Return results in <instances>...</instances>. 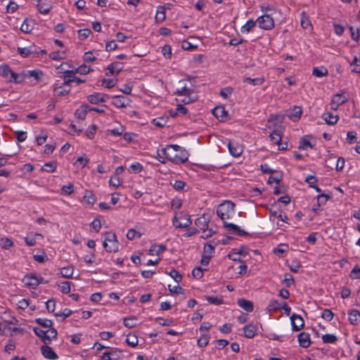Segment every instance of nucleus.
<instances>
[{
  "label": "nucleus",
  "mask_w": 360,
  "mask_h": 360,
  "mask_svg": "<svg viewBox=\"0 0 360 360\" xmlns=\"http://www.w3.org/2000/svg\"><path fill=\"white\" fill-rule=\"evenodd\" d=\"M195 91V86L191 83L188 85L186 80L181 79L179 82L178 86L174 91V94L179 96H184L181 99H178L181 103L188 104L193 102L195 98L193 96Z\"/></svg>",
  "instance_id": "obj_1"
},
{
  "label": "nucleus",
  "mask_w": 360,
  "mask_h": 360,
  "mask_svg": "<svg viewBox=\"0 0 360 360\" xmlns=\"http://www.w3.org/2000/svg\"><path fill=\"white\" fill-rule=\"evenodd\" d=\"M235 204L230 200H225L219 204L217 209V216L223 221L231 219L235 213Z\"/></svg>",
  "instance_id": "obj_2"
},
{
  "label": "nucleus",
  "mask_w": 360,
  "mask_h": 360,
  "mask_svg": "<svg viewBox=\"0 0 360 360\" xmlns=\"http://www.w3.org/2000/svg\"><path fill=\"white\" fill-rule=\"evenodd\" d=\"M103 246L108 252H116L119 250L120 243L114 232H105Z\"/></svg>",
  "instance_id": "obj_3"
},
{
  "label": "nucleus",
  "mask_w": 360,
  "mask_h": 360,
  "mask_svg": "<svg viewBox=\"0 0 360 360\" xmlns=\"http://www.w3.org/2000/svg\"><path fill=\"white\" fill-rule=\"evenodd\" d=\"M169 150L170 149H162V152L168 160L174 164L179 165L185 163L188 159V153L186 150H181V152H179L180 154L171 153Z\"/></svg>",
  "instance_id": "obj_4"
},
{
  "label": "nucleus",
  "mask_w": 360,
  "mask_h": 360,
  "mask_svg": "<svg viewBox=\"0 0 360 360\" xmlns=\"http://www.w3.org/2000/svg\"><path fill=\"white\" fill-rule=\"evenodd\" d=\"M172 223H173V225L176 229L186 228V227H188L191 224L192 221L188 214L180 213V215L179 217L175 216L173 218Z\"/></svg>",
  "instance_id": "obj_5"
},
{
  "label": "nucleus",
  "mask_w": 360,
  "mask_h": 360,
  "mask_svg": "<svg viewBox=\"0 0 360 360\" xmlns=\"http://www.w3.org/2000/svg\"><path fill=\"white\" fill-rule=\"evenodd\" d=\"M256 22L261 29L265 30H271L274 27V19L269 15L267 14L259 17L257 19Z\"/></svg>",
  "instance_id": "obj_6"
},
{
  "label": "nucleus",
  "mask_w": 360,
  "mask_h": 360,
  "mask_svg": "<svg viewBox=\"0 0 360 360\" xmlns=\"http://www.w3.org/2000/svg\"><path fill=\"white\" fill-rule=\"evenodd\" d=\"M348 100V98L345 96V92L342 91L341 94H336L333 96L331 103L330 107L333 110H337L340 105L346 103Z\"/></svg>",
  "instance_id": "obj_7"
},
{
  "label": "nucleus",
  "mask_w": 360,
  "mask_h": 360,
  "mask_svg": "<svg viewBox=\"0 0 360 360\" xmlns=\"http://www.w3.org/2000/svg\"><path fill=\"white\" fill-rule=\"evenodd\" d=\"M110 96L105 94L94 93L87 96V101L92 104L105 103L109 99Z\"/></svg>",
  "instance_id": "obj_8"
},
{
  "label": "nucleus",
  "mask_w": 360,
  "mask_h": 360,
  "mask_svg": "<svg viewBox=\"0 0 360 360\" xmlns=\"http://www.w3.org/2000/svg\"><path fill=\"white\" fill-rule=\"evenodd\" d=\"M291 324L292 330L295 331H298L303 328L304 326V322L302 317L296 314H293L290 316Z\"/></svg>",
  "instance_id": "obj_9"
},
{
  "label": "nucleus",
  "mask_w": 360,
  "mask_h": 360,
  "mask_svg": "<svg viewBox=\"0 0 360 360\" xmlns=\"http://www.w3.org/2000/svg\"><path fill=\"white\" fill-rule=\"evenodd\" d=\"M224 227L227 229V231L230 233H236L237 235L243 236H248V233L240 229V227L234 224L229 223L227 221L223 222Z\"/></svg>",
  "instance_id": "obj_10"
},
{
  "label": "nucleus",
  "mask_w": 360,
  "mask_h": 360,
  "mask_svg": "<svg viewBox=\"0 0 360 360\" xmlns=\"http://www.w3.org/2000/svg\"><path fill=\"white\" fill-rule=\"evenodd\" d=\"M129 99L123 96H115L112 97V104L117 108H126L129 105Z\"/></svg>",
  "instance_id": "obj_11"
},
{
  "label": "nucleus",
  "mask_w": 360,
  "mask_h": 360,
  "mask_svg": "<svg viewBox=\"0 0 360 360\" xmlns=\"http://www.w3.org/2000/svg\"><path fill=\"white\" fill-rule=\"evenodd\" d=\"M120 358H125L120 351L105 352L101 356V360H116Z\"/></svg>",
  "instance_id": "obj_12"
},
{
  "label": "nucleus",
  "mask_w": 360,
  "mask_h": 360,
  "mask_svg": "<svg viewBox=\"0 0 360 360\" xmlns=\"http://www.w3.org/2000/svg\"><path fill=\"white\" fill-rule=\"evenodd\" d=\"M23 281L26 285L32 287L33 288L41 283L39 278L35 274L26 275L24 277Z\"/></svg>",
  "instance_id": "obj_13"
},
{
  "label": "nucleus",
  "mask_w": 360,
  "mask_h": 360,
  "mask_svg": "<svg viewBox=\"0 0 360 360\" xmlns=\"http://www.w3.org/2000/svg\"><path fill=\"white\" fill-rule=\"evenodd\" d=\"M18 52L21 56H22L24 58H27V57L30 56L31 54L38 53L37 49L36 46H34V45H32L28 47H24V48L18 47Z\"/></svg>",
  "instance_id": "obj_14"
},
{
  "label": "nucleus",
  "mask_w": 360,
  "mask_h": 360,
  "mask_svg": "<svg viewBox=\"0 0 360 360\" xmlns=\"http://www.w3.org/2000/svg\"><path fill=\"white\" fill-rule=\"evenodd\" d=\"M300 345L303 348L308 347L311 344L310 335L308 333L302 332L297 336Z\"/></svg>",
  "instance_id": "obj_15"
},
{
  "label": "nucleus",
  "mask_w": 360,
  "mask_h": 360,
  "mask_svg": "<svg viewBox=\"0 0 360 360\" xmlns=\"http://www.w3.org/2000/svg\"><path fill=\"white\" fill-rule=\"evenodd\" d=\"M41 354L46 359H55L58 358V355L53 349L47 345L41 347Z\"/></svg>",
  "instance_id": "obj_16"
},
{
  "label": "nucleus",
  "mask_w": 360,
  "mask_h": 360,
  "mask_svg": "<svg viewBox=\"0 0 360 360\" xmlns=\"http://www.w3.org/2000/svg\"><path fill=\"white\" fill-rule=\"evenodd\" d=\"M238 305L248 312H251L254 309L253 303L251 301L247 300L243 298L238 299L237 301Z\"/></svg>",
  "instance_id": "obj_17"
},
{
  "label": "nucleus",
  "mask_w": 360,
  "mask_h": 360,
  "mask_svg": "<svg viewBox=\"0 0 360 360\" xmlns=\"http://www.w3.org/2000/svg\"><path fill=\"white\" fill-rule=\"evenodd\" d=\"M34 22L32 19L25 18L21 25L20 30L24 33H30L33 30Z\"/></svg>",
  "instance_id": "obj_18"
},
{
  "label": "nucleus",
  "mask_w": 360,
  "mask_h": 360,
  "mask_svg": "<svg viewBox=\"0 0 360 360\" xmlns=\"http://www.w3.org/2000/svg\"><path fill=\"white\" fill-rule=\"evenodd\" d=\"M123 64L120 62H114L108 66V70L111 75L119 74L123 70Z\"/></svg>",
  "instance_id": "obj_19"
},
{
  "label": "nucleus",
  "mask_w": 360,
  "mask_h": 360,
  "mask_svg": "<svg viewBox=\"0 0 360 360\" xmlns=\"http://www.w3.org/2000/svg\"><path fill=\"white\" fill-rule=\"evenodd\" d=\"M213 115L221 121H223L224 119L227 116V112L224 109V107L217 106L212 110Z\"/></svg>",
  "instance_id": "obj_20"
},
{
  "label": "nucleus",
  "mask_w": 360,
  "mask_h": 360,
  "mask_svg": "<svg viewBox=\"0 0 360 360\" xmlns=\"http://www.w3.org/2000/svg\"><path fill=\"white\" fill-rule=\"evenodd\" d=\"M349 320L352 325H357L360 323V312L358 310L352 309L349 313Z\"/></svg>",
  "instance_id": "obj_21"
},
{
  "label": "nucleus",
  "mask_w": 360,
  "mask_h": 360,
  "mask_svg": "<svg viewBox=\"0 0 360 360\" xmlns=\"http://www.w3.org/2000/svg\"><path fill=\"white\" fill-rule=\"evenodd\" d=\"M83 199L87 205L91 206H92L96 201V198L95 195L91 191L89 190L85 191Z\"/></svg>",
  "instance_id": "obj_22"
},
{
  "label": "nucleus",
  "mask_w": 360,
  "mask_h": 360,
  "mask_svg": "<svg viewBox=\"0 0 360 360\" xmlns=\"http://www.w3.org/2000/svg\"><path fill=\"white\" fill-rule=\"evenodd\" d=\"M228 148L230 153L234 157L240 156L243 152V149L240 146L234 145L231 142L229 143Z\"/></svg>",
  "instance_id": "obj_23"
},
{
  "label": "nucleus",
  "mask_w": 360,
  "mask_h": 360,
  "mask_svg": "<svg viewBox=\"0 0 360 360\" xmlns=\"http://www.w3.org/2000/svg\"><path fill=\"white\" fill-rule=\"evenodd\" d=\"M165 18L166 15L165 7L162 6H158L155 17V21L158 23H161L165 20Z\"/></svg>",
  "instance_id": "obj_24"
},
{
  "label": "nucleus",
  "mask_w": 360,
  "mask_h": 360,
  "mask_svg": "<svg viewBox=\"0 0 360 360\" xmlns=\"http://www.w3.org/2000/svg\"><path fill=\"white\" fill-rule=\"evenodd\" d=\"M208 223L209 220L204 215L198 217L195 221V226L201 230L206 229L208 227Z\"/></svg>",
  "instance_id": "obj_25"
},
{
  "label": "nucleus",
  "mask_w": 360,
  "mask_h": 360,
  "mask_svg": "<svg viewBox=\"0 0 360 360\" xmlns=\"http://www.w3.org/2000/svg\"><path fill=\"white\" fill-rule=\"evenodd\" d=\"M244 334L246 338H253L257 332V328L255 326L252 324L247 325L243 328Z\"/></svg>",
  "instance_id": "obj_26"
},
{
  "label": "nucleus",
  "mask_w": 360,
  "mask_h": 360,
  "mask_svg": "<svg viewBox=\"0 0 360 360\" xmlns=\"http://www.w3.org/2000/svg\"><path fill=\"white\" fill-rule=\"evenodd\" d=\"M90 67L86 66L85 65H80L77 69L74 70H67L65 72V74H75V73H79L82 75L87 74L90 72Z\"/></svg>",
  "instance_id": "obj_27"
},
{
  "label": "nucleus",
  "mask_w": 360,
  "mask_h": 360,
  "mask_svg": "<svg viewBox=\"0 0 360 360\" xmlns=\"http://www.w3.org/2000/svg\"><path fill=\"white\" fill-rule=\"evenodd\" d=\"M166 250V246L164 245H153L149 249V254L150 255H158Z\"/></svg>",
  "instance_id": "obj_28"
},
{
  "label": "nucleus",
  "mask_w": 360,
  "mask_h": 360,
  "mask_svg": "<svg viewBox=\"0 0 360 360\" xmlns=\"http://www.w3.org/2000/svg\"><path fill=\"white\" fill-rule=\"evenodd\" d=\"M57 330L53 328H50L48 330H46V334L45 338V344L49 345L51 343V341L56 338L57 336Z\"/></svg>",
  "instance_id": "obj_29"
},
{
  "label": "nucleus",
  "mask_w": 360,
  "mask_h": 360,
  "mask_svg": "<svg viewBox=\"0 0 360 360\" xmlns=\"http://www.w3.org/2000/svg\"><path fill=\"white\" fill-rule=\"evenodd\" d=\"M323 117L324 120L326 122V123L330 125L335 124L339 119L338 115H333L331 112L324 113L323 115Z\"/></svg>",
  "instance_id": "obj_30"
},
{
  "label": "nucleus",
  "mask_w": 360,
  "mask_h": 360,
  "mask_svg": "<svg viewBox=\"0 0 360 360\" xmlns=\"http://www.w3.org/2000/svg\"><path fill=\"white\" fill-rule=\"evenodd\" d=\"M328 74V71L326 68L321 66L320 68H314L312 75L317 77H322L326 76Z\"/></svg>",
  "instance_id": "obj_31"
},
{
  "label": "nucleus",
  "mask_w": 360,
  "mask_h": 360,
  "mask_svg": "<svg viewBox=\"0 0 360 360\" xmlns=\"http://www.w3.org/2000/svg\"><path fill=\"white\" fill-rule=\"evenodd\" d=\"M269 139L271 143L276 145H277L282 140L281 134L278 130H274L269 134Z\"/></svg>",
  "instance_id": "obj_32"
},
{
  "label": "nucleus",
  "mask_w": 360,
  "mask_h": 360,
  "mask_svg": "<svg viewBox=\"0 0 360 360\" xmlns=\"http://www.w3.org/2000/svg\"><path fill=\"white\" fill-rule=\"evenodd\" d=\"M309 139V136H303L300 141L298 148L300 150H305L307 147L312 148L313 146L311 144Z\"/></svg>",
  "instance_id": "obj_33"
},
{
  "label": "nucleus",
  "mask_w": 360,
  "mask_h": 360,
  "mask_svg": "<svg viewBox=\"0 0 360 360\" xmlns=\"http://www.w3.org/2000/svg\"><path fill=\"white\" fill-rule=\"evenodd\" d=\"M257 22L253 20H249L247 22L241 27L240 31L242 33H248L255 25Z\"/></svg>",
  "instance_id": "obj_34"
},
{
  "label": "nucleus",
  "mask_w": 360,
  "mask_h": 360,
  "mask_svg": "<svg viewBox=\"0 0 360 360\" xmlns=\"http://www.w3.org/2000/svg\"><path fill=\"white\" fill-rule=\"evenodd\" d=\"M24 79H25L24 75L18 74L13 71V72L11 73V76L8 79V81L13 82L16 84H20L24 81Z\"/></svg>",
  "instance_id": "obj_35"
},
{
  "label": "nucleus",
  "mask_w": 360,
  "mask_h": 360,
  "mask_svg": "<svg viewBox=\"0 0 360 360\" xmlns=\"http://www.w3.org/2000/svg\"><path fill=\"white\" fill-rule=\"evenodd\" d=\"M350 66L353 72L360 73V58L355 56L350 63Z\"/></svg>",
  "instance_id": "obj_36"
},
{
  "label": "nucleus",
  "mask_w": 360,
  "mask_h": 360,
  "mask_svg": "<svg viewBox=\"0 0 360 360\" xmlns=\"http://www.w3.org/2000/svg\"><path fill=\"white\" fill-rule=\"evenodd\" d=\"M74 269L72 266L63 267L60 269V274L64 278H71L73 274Z\"/></svg>",
  "instance_id": "obj_37"
},
{
  "label": "nucleus",
  "mask_w": 360,
  "mask_h": 360,
  "mask_svg": "<svg viewBox=\"0 0 360 360\" xmlns=\"http://www.w3.org/2000/svg\"><path fill=\"white\" fill-rule=\"evenodd\" d=\"M12 72L13 71L8 65H4L0 66V76H2L6 79H8L9 77L11 76Z\"/></svg>",
  "instance_id": "obj_38"
},
{
  "label": "nucleus",
  "mask_w": 360,
  "mask_h": 360,
  "mask_svg": "<svg viewBox=\"0 0 360 360\" xmlns=\"http://www.w3.org/2000/svg\"><path fill=\"white\" fill-rule=\"evenodd\" d=\"M322 340L324 343L334 344L338 341V338L333 334H326L322 336Z\"/></svg>",
  "instance_id": "obj_39"
},
{
  "label": "nucleus",
  "mask_w": 360,
  "mask_h": 360,
  "mask_svg": "<svg viewBox=\"0 0 360 360\" xmlns=\"http://www.w3.org/2000/svg\"><path fill=\"white\" fill-rule=\"evenodd\" d=\"M35 322L42 327L49 328H51L53 325L52 321L47 319L39 318L35 320Z\"/></svg>",
  "instance_id": "obj_40"
},
{
  "label": "nucleus",
  "mask_w": 360,
  "mask_h": 360,
  "mask_svg": "<svg viewBox=\"0 0 360 360\" xmlns=\"http://www.w3.org/2000/svg\"><path fill=\"white\" fill-rule=\"evenodd\" d=\"M243 82L248 83V84H252L254 86L261 85L264 82V79L260 78V77H257V78H255V79H252L250 77H245L243 79Z\"/></svg>",
  "instance_id": "obj_41"
},
{
  "label": "nucleus",
  "mask_w": 360,
  "mask_h": 360,
  "mask_svg": "<svg viewBox=\"0 0 360 360\" xmlns=\"http://www.w3.org/2000/svg\"><path fill=\"white\" fill-rule=\"evenodd\" d=\"M205 300L210 304L215 305H220L223 304V299L221 297H212L205 296Z\"/></svg>",
  "instance_id": "obj_42"
},
{
  "label": "nucleus",
  "mask_w": 360,
  "mask_h": 360,
  "mask_svg": "<svg viewBox=\"0 0 360 360\" xmlns=\"http://www.w3.org/2000/svg\"><path fill=\"white\" fill-rule=\"evenodd\" d=\"M281 309V304L276 300H271L267 307L269 311H276Z\"/></svg>",
  "instance_id": "obj_43"
},
{
  "label": "nucleus",
  "mask_w": 360,
  "mask_h": 360,
  "mask_svg": "<svg viewBox=\"0 0 360 360\" xmlns=\"http://www.w3.org/2000/svg\"><path fill=\"white\" fill-rule=\"evenodd\" d=\"M135 321H136L135 316H129V317L124 319L123 323L125 327L131 328L136 326V323L135 322Z\"/></svg>",
  "instance_id": "obj_44"
},
{
  "label": "nucleus",
  "mask_w": 360,
  "mask_h": 360,
  "mask_svg": "<svg viewBox=\"0 0 360 360\" xmlns=\"http://www.w3.org/2000/svg\"><path fill=\"white\" fill-rule=\"evenodd\" d=\"M283 283H284L287 288H290V286L293 285L295 283L293 276L290 274H288V273L285 274L284 275V279L283 280Z\"/></svg>",
  "instance_id": "obj_45"
},
{
  "label": "nucleus",
  "mask_w": 360,
  "mask_h": 360,
  "mask_svg": "<svg viewBox=\"0 0 360 360\" xmlns=\"http://www.w3.org/2000/svg\"><path fill=\"white\" fill-rule=\"evenodd\" d=\"M56 167H57V163H56V162L53 161V162L45 163L42 167V169L47 172H53L56 169Z\"/></svg>",
  "instance_id": "obj_46"
},
{
  "label": "nucleus",
  "mask_w": 360,
  "mask_h": 360,
  "mask_svg": "<svg viewBox=\"0 0 360 360\" xmlns=\"http://www.w3.org/2000/svg\"><path fill=\"white\" fill-rule=\"evenodd\" d=\"M349 31L351 32L352 39L355 41H359L360 39V28L357 27L355 30L352 26H350Z\"/></svg>",
  "instance_id": "obj_47"
},
{
  "label": "nucleus",
  "mask_w": 360,
  "mask_h": 360,
  "mask_svg": "<svg viewBox=\"0 0 360 360\" xmlns=\"http://www.w3.org/2000/svg\"><path fill=\"white\" fill-rule=\"evenodd\" d=\"M127 345L135 347L138 344V338L135 335L129 334L126 338Z\"/></svg>",
  "instance_id": "obj_48"
},
{
  "label": "nucleus",
  "mask_w": 360,
  "mask_h": 360,
  "mask_svg": "<svg viewBox=\"0 0 360 360\" xmlns=\"http://www.w3.org/2000/svg\"><path fill=\"white\" fill-rule=\"evenodd\" d=\"M210 337L207 335H202L198 339V345L200 347H204L207 345L209 342Z\"/></svg>",
  "instance_id": "obj_49"
},
{
  "label": "nucleus",
  "mask_w": 360,
  "mask_h": 360,
  "mask_svg": "<svg viewBox=\"0 0 360 360\" xmlns=\"http://www.w3.org/2000/svg\"><path fill=\"white\" fill-rule=\"evenodd\" d=\"M91 33V30L88 28L78 30V36L80 40L86 39Z\"/></svg>",
  "instance_id": "obj_50"
},
{
  "label": "nucleus",
  "mask_w": 360,
  "mask_h": 360,
  "mask_svg": "<svg viewBox=\"0 0 360 360\" xmlns=\"http://www.w3.org/2000/svg\"><path fill=\"white\" fill-rule=\"evenodd\" d=\"M334 316V314L330 309H326L322 311L321 317L328 321H330Z\"/></svg>",
  "instance_id": "obj_51"
},
{
  "label": "nucleus",
  "mask_w": 360,
  "mask_h": 360,
  "mask_svg": "<svg viewBox=\"0 0 360 360\" xmlns=\"http://www.w3.org/2000/svg\"><path fill=\"white\" fill-rule=\"evenodd\" d=\"M59 287L60 288V291L64 294H68L70 292V282L64 281L62 282Z\"/></svg>",
  "instance_id": "obj_52"
},
{
  "label": "nucleus",
  "mask_w": 360,
  "mask_h": 360,
  "mask_svg": "<svg viewBox=\"0 0 360 360\" xmlns=\"http://www.w3.org/2000/svg\"><path fill=\"white\" fill-rule=\"evenodd\" d=\"M89 162V159L84 156H79L76 162H75V165H77L78 164L80 165L81 169L84 168L87 163Z\"/></svg>",
  "instance_id": "obj_53"
},
{
  "label": "nucleus",
  "mask_w": 360,
  "mask_h": 360,
  "mask_svg": "<svg viewBox=\"0 0 360 360\" xmlns=\"http://www.w3.org/2000/svg\"><path fill=\"white\" fill-rule=\"evenodd\" d=\"M347 140L349 144H352L356 141V133L354 131H349L347 133Z\"/></svg>",
  "instance_id": "obj_54"
},
{
  "label": "nucleus",
  "mask_w": 360,
  "mask_h": 360,
  "mask_svg": "<svg viewBox=\"0 0 360 360\" xmlns=\"http://www.w3.org/2000/svg\"><path fill=\"white\" fill-rule=\"evenodd\" d=\"M96 129L97 127L96 124L91 125L86 131V136L90 139H93L96 134Z\"/></svg>",
  "instance_id": "obj_55"
},
{
  "label": "nucleus",
  "mask_w": 360,
  "mask_h": 360,
  "mask_svg": "<svg viewBox=\"0 0 360 360\" xmlns=\"http://www.w3.org/2000/svg\"><path fill=\"white\" fill-rule=\"evenodd\" d=\"M270 214L274 216V217H276L278 218V219L284 221V222H286L287 221V219H288V217L286 215H282L281 214V212H278V211H275V210H270Z\"/></svg>",
  "instance_id": "obj_56"
},
{
  "label": "nucleus",
  "mask_w": 360,
  "mask_h": 360,
  "mask_svg": "<svg viewBox=\"0 0 360 360\" xmlns=\"http://www.w3.org/2000/svg\"><path fill=\"white\" fill-rule=\"evenodd\" d=\"M63 54V52L53 51L49 54V58L54 60H60L64 58L63 56H62Z\"/></svg>",
  "instance_id": "obj_57"
},
{
  "label": "nucleus",
  "mask_w": 360,
  "mask_h": 360,
  "mask_svg": "<svg viewBox=\"0 0 360 360\" xmlns=\"http://www.w3.org/2000/svg\"><path fill=\"white\" fill-rule=\"evenodd\" d=\"M214 250V245H212L210 243H206L204 246L202 255H207V256L212 257V253L213 252Z\"/></svg>",
  "instance_id": "obj_58"
},
{
  "label": "nucleus",
  "mask_w": 360,
  "mask_h": 360,
  "mask_svg": "<svg viewBox=\"0 0 360 360\" xmlns=\"http://www.w3.org/2000/svg\"><path fill=\"white\" fill-rule=\"evenodd\" d=\"M329 196L326 194H320L317 196V206L320 207L321 205H324L328 200Z\"/></svg>",
  "instance_id": "obj_59"
},
{
  "label": "nucleus",
  "mask_w": 360,
  "mask_h": 360,
  "mask_svg": "<svg viewBox=\"0 0 360 360\" xmlns=\"http://www.w3.org/2000/svg\"><path fill=\"white\" fill-rule=\"evenodd\" d=\"M141 233H138L135 229H131L128 231L127 233V238L129 239V240H133L134 239L136 236L138 238H140L141 237Z\"/></svg>",
  "instance_id": "obj_60"
},
{
  "label": "nucleus",
  "mask_w": 360,
  "mask_h": 360,
  "mask_svg": "<svg viewBox=\"0 0 360 360\" xmlns=\"http://www.w3.org/2000/svg\"><path fill=\"white\" fill-rule=\"evenodd\" d=\"M122 182V181L120 179V177H117L115 176H112L109 181L110 185L116 188L120 186Z\"/></svg>",
  "instance_id": "obj_61"
},
{
  "label": "nucleus",
  "mask_w": 360,
  "mask_h": 360,
  "mask_svg": "<svg viewBox=\"0 0 360 360\" xmlns=\"http://www.w3.org/2000/svg\"><path fill=\"white\" fill-rule=\"evenodd\" d=\"M56 307V302L53 299H50L46 302V307L49 312L53 313Z\"/></svg>",
  "instance_id": "obj_62"
},
{
  "label": "nucleus",
  "mask_w": 360,
  "mask_h": 360,
  "mask_svg": "<svg viewBox=\"0 0 360 360\" xmlns=\"http://www.w3.org/2000/svg\"><path fill=\"white\" fill-rule=\"evenodd\" d=\"M169 275L174 278V280L176 282V283H179L181 282V279H182V276L175 269H173L169 273Z\"/></svg>",
  "instance_id": "obj_63"
},
{
  "label": "nucleus",
  "mask_w": 360,
  "mask_h": 360,
  "mask_svg": "<svg viewBox=\"0 0 360 360\" xmlns=\"http://www.w3.org/2000/svg\"><path fill=\"white\" fill-rule=\"evenodd\" d=\"M352 278H360V266L356 265L354 266L351 271V276Z\"/></svg>",
  "instance_id": "obj_64"
}]
</instances>
